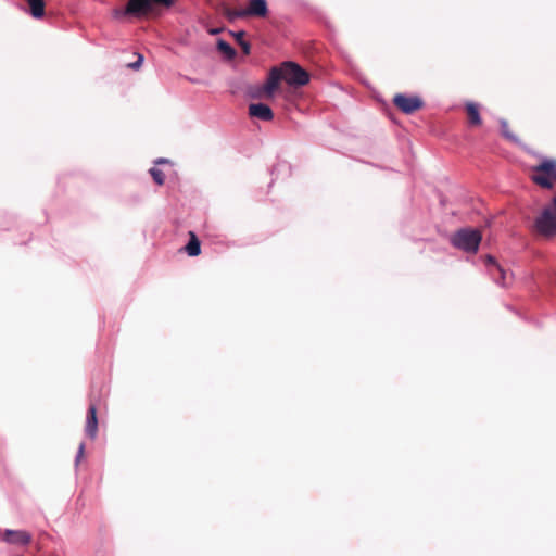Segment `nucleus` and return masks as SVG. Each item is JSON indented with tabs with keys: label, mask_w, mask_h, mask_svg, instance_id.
<instances>
[{
	"label": "nucleus",
	"mask_w": 556,
	"mask_h": 556,
	"mask_svg": "<svg viewBox=\"0 0 556 556\" xmlns=\"http://www.w3.org/2000/svg\"><path fill=\"white\" fill-rule=\"evenodd\" d=\"M532 231L545 239L556 237V195L535 217Z\"/></svg>",
	"instance_id": "f257e3e1"
},
{
	"label": "nucleus",
	"mask_w": 556,
	"mask_h": 556,
	"mask_svg": "<svg viewBox=\"0 0 556 556\" xmlns=\"http://www.w3.org/2000/svg\"><path fill=\"white\" fill-rule=\"evenodd\" d=\"M531 180L543 189H552L556 185V159H543L530 168Z\"/></svg>",
	"instance_id": "f03ea898"
},
{
	"label": "nucleus",
	"mask_w": 556,
	"mask_h": 556,
	"mask_svg": "<svg viewBox=\"0 0 556 556\" xmlns=\"http://www.w3.org/2000/svg\"><path fill=\"white\" fill-rule=\"evenodd\" d=\"M173 3L174 0H128L124 9L114 10V16L117 18L126 15L143 16L151 13L156 5L169 8Z\"/></svg>",
	"instance_id": "7ed1b4c3"
},
{
	"label": "nucleus",
	"mask_w": 556,
	"mask_h": 556,
	"mask_svg": "<svg viewBox=\"0 0 556 556\" xmlns=\"http://www.w3.org/2000/svg\"><path fill=\"white\" fill-rule=\"evenodd\" d=\"M481 240L482 233L480 230L473 228H462L452 235L450 242L458 250L476 254Z\"/></svg>",
	"instance_id": "20e7f679"
},
{
	"label": "nucleus",
	"mask_w": 556,
	"mask_h": 556,
	"mask_svg": "<svg viewBox=\"0 0 556 556\" xmlns=\"http://www.w3.org/2000/svg\"><path fill=\"white\" fill-rule=\"evenodd\" d=\"M280 70L283 80L290 86L302 87L309 81V74L294 62H283Z\"/></svg>",
	"instance_id": "39448f33"
},
{
	"label": "nucleus",
	"mask_w": 556,
	"mask_h": 556,
	"mask_svg": "<svg viewBox=\"0 0 556 556\" xmlns=\"http://www.w3.org/2000/svg\"><path fill=\"white\" fill-rule=\"evenodd\" d=\"M393 104L404 114H413L421 110L425 103L419 96L396 93L393 98Z\"/></svg>",
	"instance_id": "423d86ee"
},
{
	"label": "nucleus",
	"mask_w": 556,
	"mask_h": 556,
	"mask_svg": "<svg viewBox=\"0 0 556 556\" xmlns=\"http://www.w3.org/2000/svg\"><path fill=\"white\" fill-rule=\"evenodd\" d=\"M0 540L11 545L25 546L31 542L33 536L29 532L24 530L7 529L0 533Z\"/></svg>",
	"instance_id": "0eeeda50"
},
{
	"label": "nucleus",
	"mask_w": 556,
	"mask_h": 556,
	"mask_svg": "<svg viewBox=\"0 0 556 556\" xmlns=\"http://www.w3.org/2000/svg\"><path fill=\"white\" fill-rule=\"evenodd\" d=\"M247 17L266 18L269 14L266 0H249L244 8Z\"/></svg>",
	"instance_id": "6e6552de"
},
{
	"label": "nucleus",
	"mask_w": 556,
	"mask_h": 556,
	"mask_svg": "<svg viewBox=\"0 0 556 556\" xmlns=\"http://www.w3.org/2000/svg\"><path fill=\"white\" fill-rule=\"evenodd\" d=\"M283 80L280 67H274L270 70L266 84L263 88V96L265 98H271L274 92L279 87L280 81Z\"/></svg>",
	"instance_id": "1a4fd4ad"
},
{
	"label": "nucleus",
	"mask_w": 556,
	"mask_h": 556,
	"mask_svg": "<svg viewBox=\"0 0 556 556\" xmlns=\"http://www.w3.org/2000/svg\"><path fill=\"white\" fill-rule=\"evenodd\" d=\"M249 114L252 117H256L261 121H271L274 118V113L271 109L264 103H252L249 105Z\"/></svg>",
	"instance_id": "9d476101"
},
{
	"label": "nucleus",
	"mask_w": 556,
	"mask_h": 556,
	"mask_svg": "<svg viewBox=\"0 0 556 556\" xmlns=\"http://www.w3.org/2000/svg\"><path fill=\"white\" fill-rule=\"evenodd\" d=\"M86 433L90 439H94L98 433V418H97V407L94 404H90L87 412L86 419Z\"/></svg>",
	"instance_id": "9b49d317"
},
{
	"label": "nucleus",
	"mask_w": 556,
	"mask_h": 556,
	"mask_svg": "<svg viewBox=\"0 0 556 556\" xmlns=\"http://www.w3.org/2000/svg\"><path fill=\"white\" fill-rule=\"evenodd\" d=\"M465 110L470 126H480L482 124L479 105L477 103L467 102L465 105Z\"/></svg>",
	"instance_id": "f8f14e48"
},
{
	"label": "nucleus",
	"mask_w": 556,
	"mask_h": 556,
	"mask_svg": "<svg viewBox=\"0 0 556 556\" xmlns=\"http://www.w3.org/2000/svg\"><path fill=\"white\" fill-rule=\"evenodd\" d=\"M181 250L189 256H198L201 254V242L193 231H189V242Z\"/></svg>",
	"instance_id": "ddd939ff"
},
{
	"label": "nucleus",
	"mask_w": 556,
	"mask_h": 556,
	"mask_svg": "<svg viewBox=\"0 0 556 556\" xmlns=\"http://www.w3.org/2000/svg\"><path fill=\"white\" fill-rule=\"evenodd\" d=\"M490 274L492 275L493 279L501 286L508 285L507 273L501 265H496L495 268L490 269Z\"/></svg>",
	"instance_id": "4468645a"
},
{
	"label": "nucleus",
	"mask_w": 556,
	"mask_h": 556,
	"mask_svg": "<svg viewBox=\"0 0 556 556\" xmlns=\"http://www.w3.org/2000/svg\"><path fill=\"white\" fill-rule=\"evenodd\" d=\"M29 8H30V14L39 18L45 14V2L43 0H26Z\"/></svg>",
	"instance_id": "2eb2a0df"
},
{
	"label": "nucleus",
	"mask_w": 556,
	"mask_h": 556,
	"mask_svg": "<svg viewBox=\"0 0 556 556\" xmlns=\"http://www.w3.org/2000/svg\"><path fill=\"white\" fill-rule=\"evenodd\" d=\"M500 125H501L502 135L506 139H508V140H510L513 142H518L519 141L518 137L510 130V127H509V124H508L507 121L502 119L500 122Z\"/></svg>",
	"instance_id": "dca6fc26"
},
{
	"label": "nucleus",
	"mask_w": 556,
	"mask_h": 556,
	"mask_svg": "<svg viewBox=\"0 0 556 556\" xmlns=\"http://www.w3.org/2000/svg\"><path fill=\"white\" fill-rule=\"evenodd\" d=\"M233 36H235L238 45L241 47L243 53L247 55L250 54L251 46L247 40H244L245 33L238 31V33L233 34Z\"/></svg>",
	"instance_id": "f3484780"
},
{
	"label": "nucleus",
	"mask_w": 556,
	"mask_h": 556,
	"mask_svg": "<svg viewBox=\"0 0 556 556\" xmlns=\"http://www.w3.org/2000/svg\"><path fill=\"white\" fill-rule=\"evenodd\" d=\"M217 49L227 55L229 59L233 58L236 55L235 49L225 40L219 39L217 41Z\"/></svg>",
	"instance_id": "a211bd4d"
},
{
	"label": "nucleus",
	"mask_w": 556,
	"mask_h": 556,
	"mask_svg": "<svg viewBox=\"0 0 556 556\" xmlns=\"http://www.w3.org/2000/svg\"><path fill=\"white\" fill-rule=\"evenodd\" d=\"M225 15L229 21H235L238 18H247L244 14V9H226Z\"/></svg>",
	"instance_id": "6ab92c4d"
},
{
	"label": "nucleus",
	"mask_w": 556,
	"mask_h": 556,
	"mask_svg": "<svg viewBox=\"0 0 556 556\" xmlns=\"http://www.w3.org/2000/svg\"><path fill=\"white\" fill-rule=\"evenodd\" d=\"M150 175L152 176L153 180L159 185V186H162L165 181V174L156 168V167H152L150 170H149Z\"/></svg>",
	"instance_id": "aec40b11"
},
{
	"label": "nucleus",
	"mask_w": 556,
	"mask_h": 556,
	"mask_svg": "<svg viewBox=\"0 0 556 556\" xmlns=\"http://www.w3.org/2000/svg\"><path fill=\"white\" fill-rule=\"evenodd\" d=\"M142 61H143V56L141 54H138L137 61L134 63H129L127 66L132 70H138V68H140Z\"/></svg>",
	"instance_id": "412c9836"
},
{
	"label": "nucleus",
	"mask_w": 556,
	"mask_h": 556,
	"mask_svg": "<svg viewBox=\"0 0 556 556\" xmlns=\"http://www.w3.org/2000/svg\"><path fill=\"white\" fill-rule=\"evenodd\" d=\"M485 264L488 266H492V268H495L496 265H498L496 260L493 256H491V255H486L485 256Z\"/></svg>",
	"instance_id": "4be33fe9"
},
{
	"label": "nucleus",
	"mask_w": 556,
	"mask_h": 556,
	"mask_svg": "<svg viewBox=\"0 0 556 556\" xmlns=\"http://www.w3.org/2000/svg\"><path fill=\"white\" fill-rule=\"evenodd\" d=\"M84 454H85V444L80 443L79 447H78L77 457H76V464H78L79 460L84 457Z\"/></svg>",
	"instance_id": "5701e85b"
},
{
	"label": "nucleus",
	"mask_w": 556,
	"mask_h": 556,
	"mask_svg": "<svg viewBox=\"0 0 556 556\" xmlns=\"http://www.w3.org/2000/svg\"><path fill=\"white\" fill-rule=\"evenodd\" d=\"M166 162H167V160H165V159H160L159 161H156V164H162V163H166Z\"/></svg>",
	"instance_id": "b1692460"
}]
</instances>
